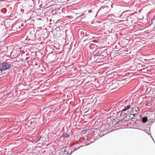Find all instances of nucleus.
I'll return each instance as SVG.
<instances>
[{
  "label": "nucleus",
  "instance_id": "obj_1",
  "mask_svg": "<svg viewBox=\"0 0 155 155\" xmlns=\"http://www.w3.org/2000/svg\"><path fill=\"white\" fill-rule=\"evenodd\" d=\"M78 35L79 37L85 39L84 40V42L86 41L87 39L90 38L89 33L87 32L83 29H80L78 30Z\"/></svg>",
  "mask_w": 155,
  "mask_h": 155
},
{
  "label": "nucleus",
  "instance_id": "obj_2",
  "mask_svg": "<svg viewBox=\"0 0 155 155\" xmlns=\"http://www.w3.org/2000/svg\"><path fill=\"white\" fill-rule=\"evenodd\" d=\"M105 47L102 48L96 54L94 55V57H96L97 56L101 57H102V58L106 57L107 54V51L103 49Z\"/></svg>",
  "mask_w": 155,
  "mask_h": 155
},
{
  "label": "nucleus",
  "instance_id": "obj_3",
  "mask_svg": "<svg viewBox=\"0 0 155 155\" xmlns=\"http://www.w3.org/2000/svg\"><path fill=\"white\" fill-rule=\"evenodd\" d=\"M11 67V64L6 62L0 63V70L1 71L7 70Z\"/></svg>",
  "mask_w": 155,
  "mask_h": 155
},
{
  "label": "nucleus",
  "instance_id": "obj_4",
  "mask_svg": "<svg viewBox=\"0 0 155 155\" xmlns=\"http://www.w3.org/2000/svg\"><path fill=\"white\" fill-rule=\"evenodd\" d=\"M109 12V9L107 7H102L99 9L98 12L102 13V14L104 15L105 14L108 13Z\"/></svg>",
  "mask_w": 155,
  "mask_h": 155
},
{
  "label": "nucleus",
  "instance_id": "obj_5",
  "mask_svg": "<svg viewBox=\"0 0 155 155\" xmlns=\"http://www.w3.org/2000/svg\"><path fill=\"white\" fill-rule=\"evenodd\" d=\"M131 106L130 105H128L127 106L124 107V108L121 111V113L120 114V115H121L123 112L126 111L127 110L131 108Z\"/></svg>",
  "mask_w": 155,
  "mask_h": 155
},
{
  "label": "nucleus",
  "instance_id": "obj_6",
  "mask_svg": "<svg viewBox=\"0 0 155 155\" xmlns=\"http://www.w3.org/2000/svg\"><path fill=\"white\" fill-rule=\"evenodd\" d=\"M41 137H40V136L38 137L37 138L34 139L33 141L36 143H37L38 141L41 139Z\"/></svg>",
  "mask_w": 155,
  "mask_h": 155
},
{
  "label": "nucleus",
  "instance_id": "obj_7",
  "mask_svg": "<svg viewBox=\"0 0 155 155\" xmlns=\"http://www.w3.org/2000/svg\"><path fill=\"white\" fill-rule=\"evenodd\" d=\"M147 117H144L142 118V121L143 123H145L147 121Z\"/></svg>",
  "mask_w": 155,
  "mask_h": 155
},
{
  "label": "nucleus",
  "instance_id": "obj_8",
  "mask_svg": "<svg viewBox=\"0 0 155 155\" xmlns=\"http://www.w3.org/2000/svg\"><path fill=\"white\" fill-rule=\"evenodd\" d=\"M108 18L112 19H114L116 18L115 16L112 14H110L109 15Z\"/></svg>",
  "mask_w": 155,
  "mask_h": 155
},
{
  "label": "nucleus",
  "instance_id": "obj_9",
  "mask_svg": "<svg viewBox=\"0 0 155 155\" xmlns=\"http://www.w3.org/2000/svg\"><path fill=\"white\" fill-rule=\"evenodd\" d=\"M99 41L96 40H94L92 41H91L89 43H90L91 42H94L95 43H99Z\"/></svg>",
  "mask_w": 155,
  "mask_h": 155
},
{
  "label": "nucleus",
  "instance_id": "obj_10",
  "mask_svg": "<svg viewBox=\"0 0 155 155\" xmlns=\"http://www.w3.org/2000/svg\"><path fill=\"white\" fill-rule=\"evenodd\" d=\"M40 137H41V140L42 141H45V138L43 136H40Z\"/></svg>",
  "mask_w": 155,
  "mask_h": 155
},
{
  "label": "nucleus",
  "instance_id": "obj_11",
  "mask_svg": "<svg viewBox=\"0 0 155 155\" xmlns=\"http://www.w3.org/2000/svg\"><path fill=\"white\" fill-rule=\"evenodd\" d=\"M69 136V135L67 134H64L63 135V137L64 138H68Z\"/></svg>",
  "mask_w": 155,
  "mask_h": 155
},
{
  "label": "nucleus",
  "instance_id": "obj_12",
  "mask_svg": "<svg viewBox=\"0 0 155 155\" xmlns=\"http://www.w3.org/2000/svg\"><path fill=\"white\" fill-rule=\"evenodd\" d=\"M90 140L91 141V143H93L94 141H95V138H91L90 139Z\"/></svg>",
  "mask_w": 155,
  "mask_h": 155
},
{
  "label": "nucleus",
  "instance_id": "obj_13",
  "mask_svg": "<svg viewBox=\"0 0 155 155\" xmlns=\"http://www.w3.org/2000/svg\"><path fill=\"white\" fill-rule=\"evenodd\" d=\"M149 130H144V131L146 132L147 134L148 135H149V134L148 132H147V130H148L149 131H150V128H149Z\"/></svg>",
  "mask_w": 155,
  "mask_h": 155
},
{
  "label": "nucleus",
  "instance_id": "obj_14",
  "mask_svg": "<svg viewBox=\"0 0 155 155\" xmlns=\"http://www.w3.org/2000/svg\"><path fill=\"white\" fill-rule=\"evenodd\" d=\"M88 12L89 13H91V12H92V10H89V11H88Z\"/></svg>",
  "mask_w": 155,
  "mask_h": 155
},
{
  "label": "nucleus",
  "instance_id": "obj_15",
  "mask_svg": "<svg viewBox=\"0 0 155 155\" xmlns=\"http://www.w3.org/2000/svg\"><path fill=\"white\" fill-rule=\"evenodd\" d=\"M73 152V151H71V153L69 154V155L67 154V155H69L70 154H71Z\"/></svg>",
  "mask_w": 155,
  "mask_h": 155
},
{
  "label": "nucleus",
  "instance_id": "obj_16",
  "mask_svg": "<svg viewBox=\"0 0 155 155\" xmlns=\"http://www.w3.org/2000/svg\"><path fill=\"white\" fill-rule=\"evenodd\" d=\"M155 19V18H152V21H153V20H154Z\"/></svg>",
  "mask_w": 155,
  "mask_h": 155
},
{
  "label": "nucleus",
  "instance_id": "obj_17",
  "mask_svg": "<svg viewBox=\"0 0 155 155\" xmlns=\"http://www.w3.org/2000/svg\"><path fill=\"white\" fill-rule=\"evenodd\" d=\"M28 58H29L28 57V58H26V60H28Z\"/></svg>",
  "mask_w": 155,
  "mask_h": 155
},
{
  "label": "nucleus",
  "instance_id": "obj_18",
  "mask_svg": "<svg viewBox=\"0 0 155 155\" xmlns=\"http://www.w3.org/2000/svg\"><path fill=\"white\" fill-rule=\"evenodd\" d=\"M150 136H151V137L152 138V139L153 140H154L153 138L152 137V136L151 135Z\"/></svg>",
  "mask_w": 155,
  "mask_h": 155
},
{
  "label": "nucleus",
  "instance_id": "obj_19",
  "mask_svg": "<svg viewBox=\"0 0 155 155\" xmlns=\"http://www.w3.org/2000/svg\"><path fill=\"white\" fill-rule=\"evenodd\" d=\"M28 55V54H26V56H27V55Z\"/></svg>",
  "mask_w": 155,
  "mask_h": 155
},
{
  "label": "nucleus",
  "instance_id": "obj_20",
  "mask_svg": "<svg viewBox=\"0 0 155 155\" xmlns=\"http://www.w3.org/2000/svg\"><path fill=\"white\" fill-rule=\"evenodd\" d=\"M124 12H123V13H122V14H123L124 13Z\"/></svg>",
  "mask_w": 155,
  "mask_h": 155
},
{
  "label": "nucleus",
  "instance_id": "obj_21",
  "mask_svg": "<svg viewBox=\"0 0 155 155\" xmlns=\"http://www.w3.org/2000/svg\"><path fill=\"white\" fill-rule=\"evenodd\" d=\"M79 147L77 148V149H79Z\"/></svg>",
  "mask_w": 155,
  "mask_h": 155
},
{
  "label": "nucleus",
  "instance_id": "obj_22",
  "mask_svg": "<svg viewBox=\"0 0 155 155\" xmlns=\"http://www.w3.org/2000/svg\"><path fill=\"white\" fill-rule=\"evenodd\" d=\"M79 147L77 148V149H79Z\"/></svg>",
  "mask_w": 155,
  "mask_h": 155
},
{
  "label": "nucleus",
  "instance_id": "obj_23",
  "mask_svg": "<svg viewBox=\"0 0 155 155\" xmlns=\"http://www.w3.org/2000/svg\"><path fill=\"white\" fill-rule=\"evenodd\" d=\"M77 150V149H76L75 150L76 151Z\"/></svg>",
  "mask_w": 155,
  "mask_h": 155
},
{
  "label": "nucleus",
  "instance_id": "obj_24",
  "mask_svg": "<svg viewBox=\"0 0 155 155\" xmlns=\"http://www.w3.org/2000/svg\"><path fill=\"white\" fill-rule=\"evenodd\" d=\"M154 17H155V15H154Z\"/></svg>",
  "mask_w": 155,
  "mask_h": 155
}]
</instances>
